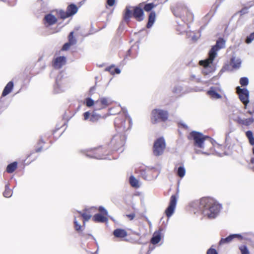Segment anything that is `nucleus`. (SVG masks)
<instances>
[{"instance_id": "obj_1", "label": "nucleus", "mask_w": 254, "mask_h": 254, "mask_svg": "<svg viewBox=\"0 0 254 254\" xmlns=\"http://www.w3.org/2000/svg\"><path fill=\"white\" fill-rule=\"evenodd\" d=\"M221 208V205L212 198L204 197L200 200L199 209L203 215L209 219L217 217Z\"/></svg>"}, {"instance_id": "obj_2", "label": "nucleus", "mask_w": 254, "mask_h": 254, "mask_svg": "<svg viewBox=\"0 0 254 254\" xmlns=\"http://www.w3.org/2000/svg\"><path fill=\"white\" fill-rule=\"evenodd\" d=\"M225 41L222 38H219L216 42V44L213 46L209 52L208 58L204 61H200L199 64L204 67L202 72L205 75H207L213 71L211 65L217 55V52L221 49L225 47Z\"/></svg>"}, {"instance_id": "obj_3", "label": "nucleus", "mask_w": 254, "mask_h": 254, "mask_svg": "<svg viewBox=\"0 0 254 254\" xmlns=\"http://www.w3.org/2000/svg\"><path fill=\"white\" fill-rule=\"evenodd\" d=\"M172 11L176 17H180L184 23H190L193 20V14L189 11L187 7L183 3H178Z\"/></svg>"}, {"instance_id": "obj_4", "label": "nucleus", "mask_w": 254, "mask_h": 254, "mask_svg": "<svg viewBox=\"0 0 254 254\" xmlns=\"http://www.w3.org/2000/svg\"><path fill=\"white\" fill-rule=\"evenodd\" d=\"M123 113L120 114L115 120V126L121 131H125L129 129L132 125L131 119L125 108L122 109Z\"/></svg>"}, {"instance_id": "obj_5", "label": "nucleus", "mask_w": 254, "mask_h": 254, "mask_svg": "<svg viewBox=\"0 0 254 254\" xmlns=\"http://www.w3.org/2000/svg\"><path fill=\"white\" fill-rule=\"evenodd\" d=\"M109 153L106 148L99 147L92 148L90 150H84L83 153L87 157L94 158L97 159H106L105 157Z\"/></svg>"}, {"instance_id": "obj_6", "label": "nucleus", "mask_w": 254, "mask_h": 254, "mask_svg": "<svg viewBox=\"0 0 254 254\" xmlns=\"http://www.w3.org/2000/svg\"><path fill=\"white\" fill-rule=\"evenodd\" d=\"M168 118V113L166 110L160 109H155L151 112V122L156 124L160 122H165Z\"/></svg>"}, {"instance_id": "obj_7", "label": "nucleus", "mask_w": 254, "mask_h": 254, "mask_svg": "<svg viewBox=\"0 0 254 254\" xmlns=\"http://www.w3.org/2000/svg\"><path fill=\"white\" fill-rule=\"evenodd\" d=\"M190 135L194 140V145L200 148H204V141L207 139L210 141V138L208 136H205L198 132L192 131Z\"/></svg>"}, {"instance_id": "obj_8", "label": "nucleus", "mask_w": 254, "mask_h": 254, "mask_svg": "<svg viewBox=\"0 0 254 254\" xmlns=\"http://www.w3.org/2000/svg\"><path fill=\"white\" fill-rule=\"evenodd\" d=\"M166 148V142L163 137L157 139L154 142L153 147V154L156 156L161 155Z\"/></svg>"}, {"instance_id": "obj_9", "label": "nucleus", "mask_w": 254, "mask_h": 254, "mask_svg": "<svg viewBox=\"0 0 254 254\" xmlns=\"http://www.w3.org/2000/svg\"><path fill=\"white\" fill-rule=\"evenodd\" d=\"M126 140V136L123 134H116L111 140V143L114 145L115 149L118 150L121 149V152H122L123 149L122 147L124 146Z\"/></svg>"}, {"instance_id": "obj_10", "label": "nucleus", "mask_w": 254, "mask_h": 254, "mask_svg": "<svg viewBox=\"0 0 254 254\" xmlns=\"http://www.w3.org/2000/svg\"><path fill=\"white\" fill-rule=\"evenodd\" d=\"M178 198V192H177L175 194L171 195L169 206L165 210V214L168 218L170 217L174 213Z\"/></svg>"}, {"instance_id": "obj_11", "label": "nucleus", "mask_w": 254, "mask_h": 254, "mask_svg": "<svg viewBox=\"0 0 254 254\" xmlns=\"http://www.w3.org/2000/svg\"><path fill=\"white\" fill-rule=\"evenodd\" d=\"M236 92L239 95L240 101L244 104L246 109L249 103V91L247 88H241L238 86L236 88Z\"/></svg>"}, {"instance_id": "obj_12", "label": "nucleus", "mask_w": 254, "mask_h": 254, "mask_svg": "<svg viewBox=\"0 0 254 254\" xmlns=\"http://www.w3.org/2000/svg\"><path fill=\"white\" fill-rule=\"evenodd\" d=\"M221 89L218 87H211L207 92V95L212 100H217L221 99L222 96L219 94Z\"/></svg>"}, {"instance_id": "obj_13", "label": "nucleus", "mask_w": 254, "mask_h": 254, "mask_svg": "<svg viewBox=\"0 0 254 254\" xmlns=\"http://www.w3.org/2000/svg\"><path fill=\"white\" fill-rule=\"evenodd\" d=\"M141 4H139V6ZM133 17L138 21H141L144 19V12L143 9L140 6L133 7Z\"/></svg>"}, {"instance_id": "obj_14", "label": "nucleus", "mask_w": 254, "mask_h": 254, "mask_svg": "<svg viewBox=\"0 0 254 254\" xmlns=\"http://www.w3.org/2000/svg\"><path fill=\"white\" fill-rule=\"evenodd\" d=\"M57 21V18L51 13L45 15L44 18V24L46 27L54 25Z\"/></svg>"}, {"instance_id": "obj_15", "label": "nucleus", "mask_w": 254, "mask_h": 254, "mask_svg": "<svg viewBox=\"0 0 254 254\" xmlns=\"http://www.w3.org/2000/svg\"><path fill=\"white\" fill-rule=\"evenodd\" d=\"M95 104L97 105L101 104V106L97 107V110H101L106 108L110 104V100L106 97H102L95 101Z\"/></svg>"}, {"instance_id": "obj_16", "label": "nucleus", "mask_w": 254, "mask_h": 254, "mask_svg": "<svg viewBox=\"0 0 254 254\" xmlns=\"http://www.w3.org/2000/svg\"><path fill=\"white\" fill-rule=\"evenodd\" d=\"M66 63V58L64 56L56 58L53 63L54 66L56 68H60Z\"/></svg>"}, {"instance_id": "obj_17", "label": "nucleus", "mask_w": 254, "mask_h": 254, "mask_svg": "<svg viewBox=\"0 0 254 254\" xmlns=\"http://www.w3.org/2000/svg\"><path fill=\"white\" fill-rule=\"evenodd\" d=\"M133 7L128 5L127 6L124 14V19L126 22H128L129 19L133 15Z\"/></svg>"}, {"instance_id": "obj_18", "label": "nucleus", "mask_w": 254, "mask_h": 254, "mask_svg": "<svg viewBox=\"0 0 254 254\" xmlns=\"http://www.w3.org/2000/svg\"><path fill=\"white\" fill-rule=\"evenodd\" d=\"M94 208H90L85 209L83 212H78L80 215L84 219V224L86 221H88L92 217L91 213V210Z\"/></svg>"}, {"instance_id": "obj_19", "label": "nucleus", "mask_w": 254, "mask_h": 254, "mask_svg": "<svg viewBox=\"0 0 254 254\" xmlns=\"http://www.w3.org/2000/svg\"><path fill=\"white\" fill-rule=\"evenodd\" d=\"M242 61L239 58L233 57L231 59V65L233 68H239L241 65Z\"/></svg>"}, {"instance_id": "obj_20", "label": "nucleus", "mask_w": 254, "mask_h": 254, "mask_svg": "<svg viewBox=\"0 0 254 254\" xmlns=\"http://www.w3.org/2000/svg\"><path fill=\"white\" fill-rule=\"evenodd\" d=\"M113 235L117 238H123L127 236V232L126 230L119 228L114 231Z\"/></svg>"}, {"instance_id": "obj_21", "label": "nucleus", "mask_w": 254, "mask_h": 254, "mask_svg": "<svg viewBox=\"0 0 254 254\" xmlns=\"http://www.w3.org/2000/svg\"><path fill=\"white\" fill-rule=\"evenodd\" d=\"M78 11V8L74 4H69L66 8V11L69 16L75 14Z\"/></svg>"}, {"instance_id": "obj_22", "label": "nucleus", "mask_w": 254, "mask_h": 254, "mask_svg": "<svg viewBox=\"0 0 254 254\" xmlns=\"http://www.w3.org/2000/svg\"><path fill=\"white\" fill-rule=\"evenodd\" d=\"M93 220L96 222L104 223L108 221V218L103 216L102 214L97 213L94 215L92 218Z\"/></svg>"}, {"instance_id": "obj_23", "label": "nucleus", "mask_w": 254, "mask_h": 254, "mask_svg": "<svg viewBox=\"0 0 254 254\" xmlns=\"http://www.w3.org/2000/svg\"><path fill=\"white\" fill-rule=\"evenodd\" d=\"M161 232H155L151 239V243L153 245L158 244L161 240Z\"/></svg>"}, {"instance_id": "obj_24", "label": "nucleus", "mask_w": 254, "mask_h": 254, "mask_svg": "<svg viewBox=\"0 0 254 254\" xmlns=\"http://www.w3.org/2000/svg\"><path fill=\"white\" fill-rule=\"evenodd\" d=\"M13 87V83L12 81H9L5 86L2 93V96H5L8 95L12 90Z\"/></svg>"}, {"instance_id": "obj_25", "label": "nucleus", "mask_w": 254, "mask_h": 254, "mask_svg": "<svg viewBox=\"0 0 254 254\" xmlns=\"http://www.w3.org/2000/svg\"><path fill=\"white\" fill-rule=\"evenodd\" d=\"M156 17V14L155 11H152L149 15L148 21L147 24V27L150 28L154 24Z\"/></svg>"}, {"instance_id": "obj_26", "label": "nucleus", "mask_w": 254, "mask_h": 254, "mask_svg": "<svg viewBox=\"0 0 254 254\" xmlns=\"http://www.w3.org/2000/svg\"><path fill=\"white\" fill-rule=\"evenodd\" d=\"M129 182L131 186L134 188H138L140 186V184L137 179L133 176H130L129 178Z\"/></svg>"}, {"instance_id": "obj_27", "label": "nucleus", "mask_w": 254, "mask_h": 254, "mask_svg": "<svg viewBox=\"0 0 254 254\" xmlns=\"http://www.w3.org/2000/svg\"><path fill=\"white\" fill-rule=\"evenodd\" d=\"M17 167V163L13 162L8 164L6 167V171L8 173H13Z\"/></svg>"}, {"instance_id": "obj_28", "label": "nucleus", "mask_w": 254, "mask_h": 254, "mask_svg": "<svg viewBox=\"0 0 254 254\" xmlns=\"http://www.w3.org/2000/svg\"><path fill=\"white\" fill-rule=\"evenodd\" d=\"M234 239V235L231 234L226 238H222L219 242V245H222L225 244L230 243Z\"/></svg>"}, {"instance_id": "obj_29", "label": "nucleus", "mask_w": 254, "mask_h": 254, "mask_svg": "<svg viewBox=\"0 0 254 254\" xmlns=\"http://www.w3.org/2000/svg\"><path fill=\"white\" fill-rule=\"evenodd\" d=\"M248 234L252 235V233H251V232L244 233L242 235L238 234H233V235H234V239L238 238L240 240H249L250 239L249 238L246 237V235H247Z\"/></svg>"}, {"instance_id": "obj_30", "label": "nucleus", "mask_w": 254, "mask_h": 254, "mask_svg": "<svg viewBox=\"0 0 254 254\" xmlns=\"http://www.w3.org/2000/svg\"><path fill=\"white\" fill-rule=\"evenodd\" d=\"M246 134L247 138L249 139L250 143L252 145H254V137L253 136L252 131L251 130H248L246 132Z\"/></svg>"}, {"instance_id": "obj_31", "label": "nucleus", "mask_w": 254, "mask_h": 254, "mask_svg": "<svg viewBox=\"0 0 254 254\" xmlns=\"http://www.w3.org/2000/svg\"><path fill=\"white\" fill-rule=\"evenodd\" d=\"M157 6V4H155L154 3H147L145 4V5L143 7V9L146 11H150L153 8Z\"/></svg>"}, {"instance_id": "obj_32", "label": "nucleus", "mask_w": 254, "mask_h": 254, "mask_svg": "<svg viewBox=\"0 0 254 254\" xmlns=\"http://www.w3.org/2000/svg\"><path fill=\"white\" fill-rule=\"evenodd\" d=\"M186 174V169L184 166H180L177 170V175L180 178H183Z\"/></svg>"}, {"instance_id": "obj_33", "label": "nucleus", "mask_w": 254, "mask_h": 254, "mask_svg": "<svg viewBox=\"0 0 254 254\" xmlns=\"http://www.w3.org/2000/svg\"><path fill=\"white\" fill-rule=\"evenodd\" d=\"M100 118H101L100 115H99V114H97L95 112H93L90 118V121H91L92 122H96L98 121Z\"/></svg>"}, {"instance_id": "obj_34", "label": "nucleus", "mask_w": 254, "mask_h": 254, "mask_svg": "<svg viewBox=\"0 0 254 254\" xmlns=\"http://www.w3.org/2000/svg\"><path fill=\"white\" fill-rule=\"evenodd\" d=\"M68 43L71 45H75L76 43V39L73 37V32H70L68 35Z\"/></svg>"}, {"instance_id": "obj_35", "label": "nucleus", "mask_w": 254, "mask_h": 254, "mask_svg": "<svg viewBox=\"0 0 254 254\" xmlns=\"http://www.w3.org/2000/svg\"><path fill=\"white\" fill-rule=\"evenodd\" d=\"M12 195V191L8 185L5 186V190L3 192V196L5 197H9Z\"/></svg>"}, {"instance_id": "obj_36", "label": "nucleus", "mask_w": 254, "mask_h": 254, "mask_svg": "<svg viewBox=\"0 0 254 254\" xmlns=\"http://www.w3.org/2000/svg\"><path fill=\"white\" fill-rule=\"evenodd\" d=\"M54 91L56 93H59L64 91V89L61 87V84L57 81L54 86Z\"/></svg>"}, {"instance_id": "obj_37", "label": "nucleus", "mask_w": 254, "mask_h": 254, "mask_svg": "<svg viewBox=\"0 0 254 254\" xmlns=\"http://www.w3.org/2000/svg\"><path fill=\"white\" fill-rule=\"evenodd\" d=\"M239 250L242 254H250V252L246 245H242L239 247Z\"/></svg>"}, {"instance_id": "obj_38", "label": "nucleus", "mask_w": 254, "mask_h": 254, "mask_svg": "<svg viewBox=\"0 0 254 254\" xmlns=\"http://www.w3.org/2000/svg\"><path fill=\"white\" fill-rule=\"evenodd\" d=\"M74 228L76 231L79 232L81 231L82 227L81 225L78 222L75 216H74Z\"/></svg>"}, {"instance_id": "obj_39", "label": "nucleus", "mask_w": 254, "mask_h": 254, "mask_svg": "<svg viewBox=\"0 0 254 254\" xmlns=\"http://www.w3.org/2000/svg\"><path fill=\"white\" fill-rule=\"evenodd\" d=\"M59 15L62 19H65L69 17L67 11L60 10L59 11Z\"/></svg>"}, {"instance_id": "obj_40", "label": "nucleus", "mask_w": 254, "mask_h": 254, "mask_svg": "<svg viewBox=\"0 0 254 254\" xmlns=\"http://www.w3.org/2000/svg\"><path fill=\"white\" fill-rule=\"evenodd\" d=\"M254 121L253 118L244 119V122L242 123L243 125L249 126L252 124Z\"/></svg>"}, {"instance_id": "obj_41", "label": "nucleus", "mask_w": 254, "mask_h": 254, "mask_svg": "<svg viewBox=\"0 0 254 254\" xmlns=\"http://www.w3.org/2000/svg\"><path fill=\"white\" fill-rule=\"evenodd\" d=\"M240 83L242 86H247L249 83V79L247 77H242L240 80Z\"/></svg>"}, {"instance_id": "obj_42", "label": "nucleus", "mask_w": 254, "mask_h": 254, "mask_svg": "<svg viewBox=\"0 0 254 254\" xmlns=\"http://www.w3.org/2000/svg\"><path fill=\"white\" fill-rule=\"evenodd\" d=\"M254 40V32L251 33L249 36H247L245 42L247 44L251 43Z\"/></svg>"}, {"instance_id": "obj_43", "label": "nucleus", "mask_w": 254, "mask_h": 254, "mask_svg": "<svg viewBox=\"0 0 254 254\" xmlns=\"http://www.w3.org/2000/svg\"><path fill=\"white\" fill-rule=\"evenodd\" d=\"M95 102L90 98L86 99V105L88 107L92 106L95 104Z\"/></svg>"}, {"instance_id": "obj_44", "label": "nucleus", "mask_w": 254, "mask_h": 254, "mask_svg": "<svg viewBox=\"0 0 254 254\" xmlns=\"http://www.w3.org/2000/svg\"><path fill=\"white\" fill-rule=\"evenodd\" d=\"M183 91V87L181 86L177 85L173 89V92L177 94H181Z\"/></svg>"}, {"instance_id": "obj_45", "label": "nucleus", "mask_w": 254, "mask_h": 254, "mask_svg": "<svg viewBox=\"0 0 254 254\" xmlns=\"http://www.w3.org/2000/svg\"><path fill=\"white\" fill-rule=\"evenodd\" d=\"M98 210L101 213H103V214H104L106 216L108 215V211L103 206H100L99 207Z\"/></svg>"}, {"instance_id": "obj_46", "label": "nucleus", "mask_w": 254, "mask_h": 254, "mask_svg": "<svg viewBox=\"0 0 254 254\" xmlns=\"http://www.w3.org/2000/svg\"><path fill=\"white\" fill-rule=\"evenodd\" d=\"M207 254H218L216 250L214 249L210 248L207 250Z\"/></svg>"}, {"instance_id": "obj_47", "label": "nucleus", "mask_w": 254, "mask_h": 254, "mask_svg": "<svg viewBox=\"0 0 254 254\" xmlns=\"http://www.w3.org/2000/svg\"><path fill=\"white\" fill-rule=\"evenodd\" d=\"M70 46H71V45L70 43L68 42L66 43L64 45L62 49L63 51H66L69 48Z\"/></svg>"}, {"instance_id": "obj_48", "label": "nucleus", "mask_w": 254, "mask_h": 254, "mask_svg": "<svg viewBox=\"0 0 254 254\" xmlns=\"http://www.w3.org/2000/svg\"><path fill=\"white\" fill-rule=\"evenodd\" d=\"M91 116V115H90V113L89 112H85L83 114L84 120H87L88 119L90 120V118Z\"/></svg>"}, {"instance_id": "obj_49", "label": "nucleus", "mask_w": 254, "mask_h": 254, "mask_svg": "<svg viewBox=\"0 0 254 254\" xmlns=\"http://www.w3.org/2000/svg\"><path fill=\"white\" fill-rule=\"evenodd\" d=\"M106 70L109 71L112 74H114V68L113 66H109V67H107L106 68Z\"/></svg>"}, {"instance_id": "obj_50", "label": "nucleus", "mask_w": 254, "mask_h": 254, "mask_svg": "<svg viewBox=\"0 0 254 254\" xmlns=\"http://www.w3.org/2000/svg\"><path fill=\"white\" fill-rule=\"evenodd\" d=\"M248 12V8L245 7L240 11V13L241 15L245 14Z\"/></svg>"}, {"instance_id": "obj_51", "label": "nucleus", "mask_w": 254, "mask_h": 254, "mask_svg": "<svg viewBox=\"0 0 254 254\" xmlns=\"http://www.w3.org/2000/svg\"><path fill=\"white\" fill-rule=\"evenodd\" d=\"M115 2V0H107V4L110 6H113Z\"/></svg>"}, {"instance_id": "obj_52", "label": "nucleus", "mask_w": 254, "mask_h": 254, "mask_svg": "<svg viewBox=\"0 0 254 254\" xmlns=\"http://www.w3.org/2000/svg\"><path fill=\"white\" fill-rule=\"evenodd\" d=\"M234 131V129H230L229 131H228V132H227L226 133V140H228L229 139V138H230V136H229V134Z\"/></svg>"}, {"instance_id": "obj_53", "label": "nucleus", "mask_w": 254, "mask_h": 254, "mask_svg": "<svg viewBox=\"0 0 254 254\" xmlns=\"http://www.w3.org/2000/svg\"><path fill=\"white\" fill-rule=\"evenodd\" d=\"M127 217L129 218L130 220H132L135 217V214L134 213L127 215Z\"/></svg>"}, {"instance_id": "obj_54", "label": "nucleus", "mask_w": 254, "mask_h": 254, "mask_svg": "<svg viewBox=\"0 0 254 254\" xmlns=\"http://www.w3.org/2000/svg\"><path fill=\"white\" fill-rule=\"evenodd\" d=\"M236 120L238 123L241 125H242V123L244 122V119L241 118L240 117H238Z\"/></svg>"}, {"instance_id": "obj_55", "label": "nucleus", "mask_w": 254, "mask_h": 254, "mask_svg": "<svg viewBox=\"0 0 254 254\" xmlns=\"http://www.w3.org/2000/svg\"><path fill=\"white\" fill-rule=\"evenodd\" d=\"M114 73H116L117 74H119L121 73V70L118 68H114Z\"/></svg>"}, {"instance_id": "obj_56", "label": "nucleus", "mask_w": 254, "mask_h": 254, "mask_svg": "<svg viewBox=\"0 0 254 254\" xmlns=\"http://www.w3.org/2000/svg\"><path fill=\"white\" fill-rule=\"evenodd\" d=\"M254 236V234L252 233V235L248 234V235H246V237L249 238L250 239V240L249 241H250L251 239V237H253Z\"/></svg>"}, {"instance_id": "obj_57", "label": "nucleus", "mask_w": 254, "mask_h": 254, "mask_svg": "<svg viewBox=\"0 0 254 254\" xmlns=\"http://www.w3.org/2000/svg\"><path fill=\"white\" fill-rule=\"evenodd\" d=\"M42 147H39V148H37V149H36V152H40V151H41V150H42Z\"/></svg>"}, {"instance_id": "obj_58", "label": "nucleus", "mask_w": 254, "mask_h": 254, "mask_svg": "<svg viewBox=\"0 0 254 254\" xmlns=\"http://www.w3.org/2000/svg\"><path fill=\"white\" fill-rule=\"evenodd\" d=\"M44 142L43 141V139L41 138L40 140H39V143L40 144V143H44Z\"/></svg>"}, {"instance_id": "obj_59", "label": "nucleus", "mask_w": 254, "mask_h": 254, "mask_svg": "<svg viewBox=\"0 0 254 254\" xmlns=\"http://www.w3.org/2000/svg\"><path fill=\"white\" fill-rule=\"evenodd\" d=\"M95 110H97V107L101 106V104H98V105H96V104H95Z\"/></svg>"}, {"instance_id": "obj_60", "label": "nucleus", "mask_w": 254, "mask_h": 254, "mask_svg": "<svg viewBox=\"0 0 254 254\" xmlns=\"http://www.w3.org/2000/svg\"><path fill=\"white\" fill-rule=\"evenodd\" d=\"M190 78H191V79H194L195 78V76L194 75H191L190 76Z\"/></svg>"}, {"instance_id": "obj_61", "label": "nucleus", "mask_w": 254, "mask_h": 254, "mask_svg": "<svg viewBox=\"0 0 254 254\" xmlns=\"http://www.w3.org/2000/svg\"><path fill=\"white\" fill-rule=\"evenodd\" d=\"M196 81H197V82H201V80H200V78H196Z\"/></svg>"}, {"instance_id": "obj_62", "label": "nucleus", "mask_w": 254, "mask_h": 254, "mask_svg": "<svg viewBox=\"0 0 254 254\" xmlns=\"http://www.w3.org/2000/svg\"><path fill=\"white\" fill-rule=\"evenodd\" d=\"M251 162L252 163H254V158H251Z\"/></svg>"}, {"instance_id": "obj_63", "label": "nucleus", "mask_w": 254, "mask_h": 254, "mask_svg": "<svg viewBox=\"0 0 254 254\" xmlns=\"http://www.w3.org/2000/svg\"><path fill=\"white\" fill-rule=\"evenodd\" d=\"M248 113L251 115L253 114V112L252 111H248Z\"/></svg>"}, {"instance_id": "obj_64", "label": "nucleus", "mask_w": 254, "mask_h": 254, "mask_svg": "<svg viewBox=\"0 0 254 254\" xmlns=\"http://www.w3.org/2000/svg\"><path fill=\"white\" fill-rule=\"evenodd\" d=\"M182 126H183L184 127H187V126H186L185 125H184V124H182Z\"/></svg>"}]
</instances>
